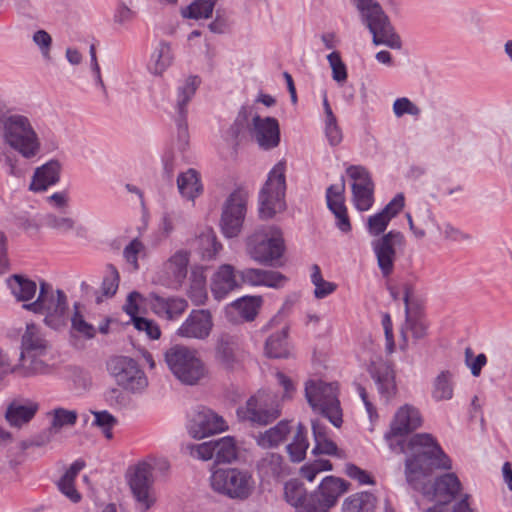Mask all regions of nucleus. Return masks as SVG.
Instances as JSON below:
<instances>
[{
	"label": "nucleus",
	"instance_id": "54",
	"mask_svg": "<svg viewBox=\"0 0 512 512\" xmlns=\"http://www.w3.org/2000/svg\"><path fill=\"white\" fill-rule=\"evenodd\" d=\"M332 463L326 459H316L313 462L307 463L300 469V474L303 478L312 482L316 475L323 471L332 470Z\"/></svg>",
	"mask_w": 512,
	"mask_h": 512
},
{
	"label": "nucleus",
	"instance_id": "13",
	"mask_svg": "<svg viewBox=\"0 0 512 512\" xmlns=\"http://www.w3.org/2000/svg\"><path fill=\"white\" fill-rule=\"evenodd\" d=\"M109 370L124 389L140 391L147 386V378L136 361L128 357H116L109 363Z\"/></svg>",
	"mask_w": 512,
	"mask_h": 512
},
{
	"label": "nucleus",
	"instance_id": "47",
	"mask_svg": "<svg viewBox=\"0 0 512 512\" xmlns=\"http://www.w3.org/2000/svg\"><path fill=\"white\" fill-rule=\"evenodd\" d=\"M262 304V298L258 296L244 297L235 301L232 307L246 321H252L258 314Z\"/></svg>",
	"mask_w": 512,
	"mask_h": 512
},
{
	"label": "nucleus",
	"instance_id": "16",
	"mask_svg": "<svg viewBox=\"0 0 512 512\" xmlns=\"http://www.w3.org/2000/svg\"><path fill=\"white\" fill-rule=\"evenodd\" d=\"M244 351L239 339L229 334H221L215 346V361L224 370L234 371L242 366Z\"/></svg>",
	"mask_w": 512,
	"mask_h": 512
},
{
	"label": "nucleus",
	"instance_id": "55",
	"mask_svg": "<svg viewBox=\"0 0 512 512\" xmlns=\"http://www.w3.org/2000/svg\"><path fill=\"white\" fill-rule=\"evenodd\" d=\"M355 207L359 211L369 210L374 202V186L352 191Z\"/></svg>",
	"mask_w": 512,
	"mask_h": 512
},
{
	"label": "nucleus",
	"instance_id": "1",
	"mask_svg": "<svg viewBox=\"0 0 512 512\" xmlns=\"http://www.w3.org/2000/svg\"><path fill=\"white\" fill-rule=\"evenodd\" d=\"M420 411L409 404L401 406L395 413L386 434L389 447L396 453L408 450L412 453L406 460L405 475L408 483L416 490H424V480L436 469L450 470V458L443 452L429 434H415L408 443L403 436L422 425Z\"/></svg>",
	"mask_w": 512,
	"mask_h": 512
},
{
	"label": "nucleus",
	"instance_id": "22",
	"mask_svg": "<svg viewBox=\"0 0 512 512\" xmlns=\"http://www.w3.org/2000/svg\"><path fill=\"white\" fill-rule=\"evenodd\" d=\"M211 292L217 300L225 298L230 292L241 287L240 279L232 265L223 264L211 278Z\"/></svg>",
	"mask_w": 512,
	"mask_h": 512
},
{
	"label": "nucleus",
	"instance_id": "50",
	"mask_svg": "<svg viewBox=\"0 0 512 512\" xmlns=\"http://www.w3.org/2000/svg\"><path fill=\"white\" fill-rule=\"evenodd\" d=\"M200 78L197 76H191L189 77L185 84L179 88V98H178V110L179 114L182 118L185 117V106L190 101L192 96L194 95L196 89L200 85Z\"/></svg>",
	"mask_w": 512,
	"mask_h": 512
},
{
	"label": "nucleus",
	"instance_id": "29",
	"mask_svg": "<svg viewBox=\"0 0 512 512\" xmlns=\"http://www.w3.org/2000/svg\"><path fill=\"white\" fill-rule=\"evenodd\" d=\"M313 435L315 446L312 450L314 455H331L338 458H345L343 450L339 449L337 445L329 438L327 428L318 421L312 423Z\"/></svg>",
	"mask_w": 512,
	"mask_h": 512
},
{
	"label": "nucleus",
	"instance_id": "30",
	"mask_svg": "<svg viewBox=\"0 0 512 512\" xmlns=\"http://www.w3.org/2000/svg\"><path fill=\"white\" fill-rule=\"evenodd\" d=\"M433 489L434 495L444 499V504H448L461 495L462 483L454 473H446L435 480Z\"/></svg>",
	"mask_w": 512,
	"mask_h": 512
},
{
	"label": "nucleus",
	"instance_id": "26",
	"mask_svg": "<svg viewBox=\"0 0 512 512\" xmlns=\"http://www.w3.org/2000/svg\"><path fill=\"white\" fill-rule=\"evenodd\" d=\"M371 374L378 386L379 393L386 399L395 396L397 387L395 373L390 363L384 361L373 362Z\"/></svg>",
	"mask_w": 512,
	"mask_h": 512
},
{
	"label": "nucleus",
	"instance_id": "57",
	"mask_svg": "<svg viewBox=\"0 0 512 512\" xmlns=\"http://www.w3.org/2000/svg\"><path fill=\"white\" fill-rule=\"evenodd\" d=\"M328 61L332 68L333 79L339 83H343L347 79L346 66L341 60V56L338 52L334 51L328 55Z\"/></svg>",
	"mask_w": 512,
	"mask_h": 512
},
{
	"label": "nucleus",
	"instance_id": "42",
	"mask_svg": "<svg viewBox=\"0 0 512 512\" xmlns=\"http://www.w3.org/2000/svg\"><path fill=\"white\" fill-rule=\"evenodd\" d=\"M323 106L325 111V134L329 143L336 146L342 141V131L326 97Z\"/></svg>",
	"mask_w": 512,
	"mask_h": 512
},
{
	"label": "nucleus",
	"instance_id": "25",
	"mask_svg": "<svg viewBox=\"0 0 512 512\" xmlns=\"http://www.w3.org/2000/svg\"><path fill=\"white\" fill-rule=\"evenodd\" d=\"M404 207V196L402 194L396 195L385 208L368 218L367 227L371 235L378 236L383 233L390 220L395 217Z\"/></svg>",
	"mask_w": 512,
	"mask_h": 512
},
{
	"label": "nucleus",
	"instance_id": "11",
	"mask_svg": "<svg viewBox=\"0 0 512 512\" xmlns=\"http://www.w3.org/2000/svg\"><path fill=\"white\" fill-rule=\"evenodd\" d=\"M238 417L251 423L266 425L280 416V405L275 397L266 391H258L237 410Z\"/></svg>",
	"mask_w": 512,
	"mask_h": 512
},
{
	"label": "nucleus",
	"instance_id": "36",
	"mask_svg": "<svg viewBox=\"0 0 512 512\" xmlns=\"http://www.w3.org/2000/svg\"><path fill=\"white\" fill-rule=\"evenodd\" d=\"M290 432L291 427L289 422L281 421L275 427L261 433L257 437V443L263 448L275 447L282 443Z\"/></svg>",
	"mask_w": 512,
	"mask_h": 512
},
{
	"label": "nucleus",
	"instance_id": "12",
	"mask_svg": "<svg viewBox=\"0 0 512 512\" xmlns=\"http://www.w3.org/2000/svg\"><path fill=\"white\" fill-rule=\"evenodd\" d=\"M247 200L248 193L243 189L235 190L227 199L221 217V228L226 237H236L240 233Z\"/></svg>",
	"mask_w": 512,
	"mask_h": 512
},
{
	"label": "nucleus",
	"instance_id": "59",
	"mask_svg": "<svg viewBox=\"0 0 512 512\" xmlns=\"http://www.w3.org/2000/svg\"><path fill=\"white\" fill-rule=\"evenodd\" d=\"M465 363L470 368L473 376H479L482 368L487 363V357L485 354L481 353L474 357V353L471 348H466L465 350Z\"/></svg>",
	"mask_w": 512,
	"mask_h": 512
},
{
	"label": "nucleus",
	"instance_id": "37",
	"mask_svg": "<svg viewBox=\"0 0 512 512\" xmlns=\"http://www.w3.org/2000/svg\"><path fill=\"white\" fill-rule=\"evenodd\" d=\"M173 54L170 45L160 43L151 54L149 70L155 75H161L172 64Z\"/></svg>",
	"mask_w": 512,
	"mask_h": 512
},
{
	"label": "nucleus",
	"instance_id": "15",
	"mask_svg": "<svg viewBox=\"0 0 512 512\" xmlns=\"http://www.w3.org/2000/svg\"><path fill=\"white\" fill-rule=\"evenodd\" d=\"M189 254L180 250L175 252L157 273V281L168 288L179 289L187 276Z\"/></svg>",
	"mask_w": 512,
	"mask_h": 512
},
{
	"label": "nucleus",
	"instance_id": "33",
	"mask_svg": "<svg viewBox=\"0 0 512 512\" xmlns=\"http://www.w3.org/2000/svg\"><path fill=\"white\" fill-rule=\"evenodd\" d=\"M7 284L18 301L27 302L34 298L37 285L22 275L14 274L7 280Z\"/></svg>",
	"mask_w": 512,
	"mask_h": 512
},
{
	"label": "nucleus",
	"instance_id": "8",
	"mask_svg": "<svg viewBox=\"0 0 512 512\" xmlns=\"http://www.w3.org/2000/svg\"><path fill=\"white\" fill-rule=\"evenodd\" d=\"M286 162H278L268 175V179L260 192L259 214L262 219H270L285 210Z\"/></svg>",
	"mask_w": 512,
	"mask_h": 512
},
{
	"label": "nucleus",
	"instance_id": "3",
	"mask_svg": "<svg viewBox=\"0 0 512 512\" xmlns=\"http://www.w3.org/2000/svg\"><path fill=\"white\" fill-rule=\"evenodd\" d=\"M166 363L173 375L183 384L196 385L208 375V369L197 350L174 345L165 353Z\"/></svg>",
	"mask_w": 512,
	"mask_h": 512
},
{
	"label": "nucleus",
	"instance_id": "60",
	"mask_svg": "<svg viewBox=\"0 0 512 512\" xmlns=\"http://www.w3.org/2000/svg\"><path fill=\"white\" fill-rule=\"evenodd\" d=\"M262 467L266 468L272 475L279 476L284 470L283 457L276 453L268 454L262 459Z\"/></svg>",
	"mask_w": 512,
	"mask_h": 512
},
{
	"label": "nucleus",
	"instance_id": "46",
	"mask_svg": "<svg viewBox=\"0 0 512 512\" xmlns=\"http://www.w3.org/2000/svg\"><path fill=\"white\" fill-rule=\"evenodd\" d=\"M374 496L368 492L350 496L343 504L344 512H370L374 507Z\"/></svg>",
	"mask_w": 512,
	"mask_h": 512
},
{
	"label": "nucleus",
	"instance_id": "64",
	"mask_svg": "<svg viewBox=\"0 0 512 512\" xmlns=\"http://www.w3.org/2000/svg\"><path fill=\"white\" fill-rule=\"evenodd\" d=\"M46 224L48 227L57 229L61 232H67L74 227L73 219L56 215H48L46 217Z\"/></svg>",
	"mask_w": 512,
	"mask_h": 512
},
{
	"label": "nucleus",
	"instance_id": "9",
	"mask_svg": "<svg viewBox=\"0 0 512 512\" xmlns=\"http://www.w3.org/2000/svg\"><path fill=\"white\" fill-rule=\"evenodd\" d=\"M23 307L35 313L45 315V323L57 329L65 325L67 320V298L63 291H54L52 287L42 282L36 301L24 304Z\"/></svg>",
	"mask_w": 512,
	"mask_h": 512
},
{
	"label": "nucleus",
	"instance_id": "20",
	"mask_svg": "<svg viewBox=\"0 0 512 512\" xmlns=\"http://www.w3.org/2000/svg\"><path fill=\"white\" fill-rule=\"evenodd\" d=\"M148 304L154 314L167 320L178 319L188 308V302L177 296L163 297L151 294Z\"/></svg>",
	"mask_w": 512,
	"mask_h": 512
},
{
	"label": "nucleus",
	"instance_id": "35",
	"mask_svg": "<svg viewBox=\"0 0 512 512\" xmlns=\"http://www.w3.org/2000/svg\"><path fill=\"white\" fill-rule=\"evenodd\" d=\"M454 394L453 374L449 371H442L432 382L431 396L437 401L452 399Z\"/></svg>",
	"mask_w": 512,
	"mask_h": 512
},
{
	"label": "nucleus",
	"instance_id": "7",
	"mask_svg": "<svg viewBox=\"0 0 512 512\" xmlns=\"http://www.w3.org/2000/svg\"><path fill=\"white\" fill-rule=\"evenodd\" d=\"M6 142L26 158L34 157L40 148L36 132L28 118L12 115L0 120Z\"/></svg>",
	"mask_w": 512,
	"mask_h": 512
},
{
	"label": "nucleus",
	"instance_id": "44",
	"mask_svg": "<svg viewBox=\"0 0 512 512\" xmlns=\"http://www.w3.org/2000/svg\"><path fill=\"white\" fill-rule=\"evenodd\" d=\"M188 296L195 305H202L207 299L206 277L203 271H193Z\"/></svg>",
	"mask_w": 512,
	"mask_h": 512
},
{
	"label": "nucleus",
	"instance_id": "52",
	"mask_svg": "<svg viewBox=\"0 0 512 512\" xmlns=\"http://www.w3.org/2000/svg\"><path fill=\"white\" fill-rule=\"evenodd\" d=\"M346 172L353 180L352 191L374 186L370 173L366 168L352 165L347 168Z\"/></svg>",
	"mask_w": 512,
	"mask_h": 512
},
{
	"label": "nucleus",
	"instance_id": "24",
	"mask_svg": "<svg viewBox=\"0 0 512 512\" xmlns=\"http://www.w3.org/2000/svg\"><path fill=\"white\" fill-rule=\"evenodd\" d=\"M141 299L142 295L140 293L135 291L131 292L128 295L124 310L131 316L133 324L137 330L145 332L150 339H159L161 336L159 326L152 320L138 316L139 302Z\"/></svg>",
	"mask_w": 512,
	"mask_h": 512
},
{
	"label": "nucleus",
	"instance_id": "48",
	"mask_svg": "<svg viewBox=\"0 0 512 512\" xmlns=\"http://www.w3.org/2000/svg\"><path fill=\"white\" fill-rule=\"evenodd\" d=\"M285 500L297 509L308 501L304 485L298 480H290L284 486Z\"/></svg>",
	"mask_w": 512,
	"mask_h": 512
},
{
	"label": "nucleus",
	"instance_id": "38",
	"mask_svg": "<svg viewBox=\"0 0 512 512\" xmlns=\"http://www.w3.org/2000/svg\"><path fill=\"white\" fill-rule=\"evenodd\" d=\"M287 329L271 335L265 343V353L270 358H287L290 350L287 343Z\"/></svg>",
	"mask_w": 512,
	"mask_h": 512
},
{
	"label": "nucleus",
	"instance_id": "23",
	"mask_svg": "<svg viewBox=\"0 0 512 512\" xmlns=\"http://www.w3.org/2000/svg\"><path fill=\"white\" fill-rule=\"evenodd\" d=\"M253 132L257 143L263 149H272L279 144V124L274 118L255 116L253 118Z\"/></svg>",
	"mask_w": 512,
	"mask_h": 512
},
{
	"label": "nucleus",
	"instance_id": "40",
	"mask_svg": "<svg viewBox=\"0 0 512 512\" xmlns=\"http://www.w3.org/2000/svg\"><path fill=\"white\" fill-rule=\"evenodd\" d=\"M309 443L306 436V429L299 424L296 428L293 441L287 446V452L291 461L301 462L306 456Z\"/></svg>",
	"mask_w": 512,
	"mask_h": 512
},
{
	"label": "nucleus",
	"instance_id": "49",
	"mask_svg": "<svg viewBox=\"0 0 512 512\" xmlns=\"http://www.w3.org/2000/svg\"><path fill=\"white\" fill-rule=\"evenodd\" d=\"M123 254L133 270H138V260L147 256V247L140 239L135 238L124 248Z\"/></svg>",
	"mask_w": 512,
	"mask_h": 512
},
{
	"label": "nucleus",
	"instance_id": "58",
	"mask_svg": "<svg viewBox=\"0 0 512 512\" xmlns=\"http://www.w3.org/2000/svg\"><path fill=\"white\" fill-rule=\"evenodd\" d=\"M72 329L79 334L93 338L95 336V328L85 321L81 313L78 311V305L75 304V313L71 319Z\"/></svg>",
	"mask_w": 512,
	"mask_h": 512
},
{
	"label": "nucleus",
	"instance_id": "34",
	"mask_svg": "<svg viewBox=\"0 0 512 512\" xmlns=\"http://www.w3.org/2000/svg\"><path fill=\"white\" fill-rule=\"evenodd\" d=\"M84 465L85 463L81 460L75 461L58 482L60 491L74 503L81 499L80 493L74 487V481Z\"/></svg>",
	"mask_w": 512,
	"mask_h": 512
},
{
	"label": "nucleus",
	"instance_id": "39",
	"mask_svg": "<svg viewBox=\"0 0 512 512\" xmlns=\"http://www.w3.org/2000/svg\"><path fill=\"white\" fill-rule=\"evenodd\" d=\"M47 347L46 340L42 337L40 329L35 324H27L22 336V348L27 352L41 354Z\"/></svg>",
	"mask_w": 512,
	"mask_h": 512
},
{
	"label": "nucleus",
	"instance_id": "4",
	"mask_svg": "<svg viewBox=\"0 0 512 512\" xmlns=\"http://www.w3.org/2000/svg\"><path fill=\"white\" fill-rule=\"evenodd\" d=\"M213 491L234 500L248 499L254 489L255 480L251 472L239 468L217 469L210 476Z\"/></svg>",
	"mask_w": 512,
	"mask_h": 512
},
{
	"label": "nucleus",
	"instance_id": "10",
	"mask_svg": "<svg viewBox=\"0 0 512 512\" xmlns=\"http://www.w3.org/2000/svg\"><path fill=\"white\" fill-rule=\"evenodd\" d=\"M358 9L373 34V42L376 45L383 44L393 49L401 47L400 37L394 32L387 15L381 6L373 0H355Z\"/></svg>",
	"mask_w": 512,
	"mask_h": 512
},
{
	"label": "nucleus",
	"instance_id": "51",
	"mask_svg": "<svg viewBox=\"0 0 512 512\" xmlns=\"http://www.w3.org/2000/svg\"><path fill=\"white\" fill-rule=\"evenodd\" d=\"M217 0H196L183 11V16L192 19L209 18Z\"/></svg>",
	"mask_w": 512,
	"mask_h": 512
},
{
	"label": "nucleus",
	"instance_id": "14",
	"mask_svg": "<svg viewBox=\"0 0 512 512\" xmlns=\"http://www.w3.org/2000/svg\"><path fill=\"white\" fill-rule=\"evenodd\" d=\"M227 429L228 426L223 417L208 408L196 411L187 424L189 435L195 439H203Z\"/></svg>",
	"mask_w": 512,
	"mask_h": 512
},
{
	"label": "nucleus",
	"instance_id": "27",
	"mask_svg": "<svg viewBox=\"0 0 512 512\" xmlns=\"http://www.w3.org/2000/svg\"><path fill=\"white\" fill-rule=\"evenodd\" d=\"M38 409L36 402L15 400L8 405L5 418L12 427L21 428L34 418Z\"/></svg>",
	"mask_w": 512,
	"mask_h": 512
},
{
	"label": "nucleus",
	"instance_id": "41",
	"mask_svg": "<svg viewBox=\"0 0 512 512\" xmlns=\"http://www.w3.org/2000/svg\"><path fill=\"white\" fill-rule=\"evenodd\" d=\"M215 459L219 463H230L237 458L238 447L231 436L222 437L214 441Z\"/></svg>",
	"mask_w": 512,
	"mask_h": 512
},
{
	"label": "nucleus",
	"instance_id": "62",
	"mask_svg": "<svg viewBox=\"0 0 512 512\" xmlns=\"http://www.w3.org/2000/svg\"><path fill=\"white\" fill-rule=\"evenodd\" d=\"M192 456L201 460H210L215 457L214 441H208L197 445L190 446Z\"/></svg>",
	"mask_w": 512,
	"mask_h": 512
},
{
	"label": "nucleus",
	"instance_id": "21",
	"mask_svg": "<svg viewBox=\"0 0 512 512\" xmlns=\"http://www.w3.org/2000/svg\"><path fill=\"white\" fill-rule=\"evenodd\" d=\"M411 288L404 287V302L406 307V321L401 329L400 348L405 350L408 346V332H411L414 339H422L426 335L427 324L418 314H413L410 307Z\"/></svg>",
	"mask_w": 512,
	"mask_h": 512
},
{
	"label": "nucleus",
	"instance_id": "31",
	"mask_svg": "<svg viewBox=\"0 0 512 512\" xmlns=\"http://www.w3.org/2000/svg\"><path fill=\"white\" fill-rule=\"evenodd\" d=\"M60 164L52 160L38 168L33 176L30 188L33 191H44L59 180Z\"/></svg>",
	"mask_w": 512,
	"mask_h": 512
},
{
	"label": "nucleus",
	"instance_id": "6",
	"mask_svg": "<svg viewBox=\"0 0 512 512\" xmlns=\"http://www.w3.org/2000/svg\"><path fill=\"white\" fill-rule=\"evenodd\" d=\"M285 251L282 231L276 226L262 227L247 239V252L256 262L273 265Z\"/></svg>",
	"mask_w": 512,
	"mask_h": 512
},
{
	"label": "nucleus",
	"instance_id": "2",
	"mask_svg": "<svg viewBox=\"0 0 512 512\" xmlns=\"http://www.w3.org/2000/svg\"><path fill=\"white\" fill-rule=\"evenodd\" d=\"M154 469L166 471L169 469V463L166 459L148 458L130 467L127 472L129 488L141 512H147L157 502Z\"/></svg>",
	"mask_w": 512,
	"mask_h": 512
},
{
	"label": "nucleus",
	"instance_id": "43",
	"mask_svg": "<svg viewBox=\"0 0 512 512\" xmlns=\"http://www.w3.org/2000/svg\"><path fill=\"white\" fill-rule=\"evenodd\" d=\"M198 247L202 257L205 259L214 258L222 249L221 243L217 241L216 234L210 228H206L197 239Z\"/></svg>",
	"mask_w": 512,
	"mask_h": 512
},
{
	"label": "nucleus",
	"instance_id": "19",
	"mask_svg": "<svg viewBox=\"0 0 512 512\" xmlns=\"http://www.w3.org/2000/svg\"><path fill=\"white\" fill-rule=\"evenodd\" d=\"M327 206L336 218L337 227L343 232L351 230V223L345 206V181L328 187L326 192Z\"/></svg>",
	"mask_w": 512,
	"mask_h": 512
},
{
	"label": "nucleus",
	"instance_id": "63",
	"mask_svg": "<svg viewBox=\"0 0 512 512\" xmlns=\"http://www.w3.org/2000/svg\"><path fill=\"white\" fill-rule=\"evenodd\" d=\"M119 286V274L117 270L111 267L109 274L103 279L101 285L102 294L105 297H112Z\"/></svg>",
	"mask_w": 512,
	"mask_h": 512
},
{
	"label": "nucleus",
	"instance_id": "56",
	"mask_svg": "<svg viewBox=\"0 0 512 512\" xmlns=\"http://www.w3.org/2000/svg\"><path fill=\"white\" fill-rule=\"evenodd\" d=\"M94 424L100 427L107 439H112V428L116 425L117 419L108 411L93 412Z\"/></svg>",
	"mask_w": 512,
	"mask_h": 512
},
{
	"label": "nucleus",
	"instance_id": "32",
	"mask_svg": "<svg viewBox=\"0 0 512 512\" xmlns=\"http://www.w3.org/2000/svg\"><path fill=\"white\" fill-rule=\"evenodd\" d=\"M177 186L182 197L194 201L203 190L200 176L194 169L181 173L177 178Z\"/></svg>",
	"mask_w": 512,
	"mask_h": 512
},
{
	"label": "nucleus",
	"instance_id": "5",
	"mask_svg": "<svg viewBox=\"0 0 512 512\" xmlns=\"http://www.w3.org/2000/svg\"><path fill=\"white\" fill-rule=\"evenodd\" d=\"M305 396L314 411L325 416L335 427L341 426L342 410L337 383L309 380L305 385Z\"/></svg>",
	"mask_w": 512,
	"mask_h": 512
},
{
	"label": "nucleus",
	"instance_id": "17",
	"mask_svg": "<svg viewBox=\"0 0 512 512\" xmlns=\"http://www.w3.org/2000/svg\"><path fill=\"white\" fill-rule=\"evenodd\" d=\"M404 236L397 231H390L373 243L378 266L384 277H389L394 271L396 246H402Z\"/></svg>",
	"mask_w": 512,
	"mask_h": 512
},
{
	"label": "nucleus",
	"instance_id": "28",
	"mask_svg": "<svg viewBox=\"0 0 512 512\" xmlns=\"http://www.w3.org/2000/svg\"><path fill=\"white\" fill-rule=\"evenodd\" d=\"M348 490V483L340 478L328 476L319 486V493L312 496L319 497V502L327 508L333 507L338 498Z\"/></svg>",
	"mask_w": 512,
	"mask_h": 512
},
{
	"label": "nucleus",
	"instance_id": "18",
	"mask_svg": "<svg viewBox=\"0 0 512 512\" xmlns=\"http://www.w3.org/2000/svg\"><path fill=\"white\" fill-rule=\"evenodd\" d=\"M213 326V317L209 310H192L176 334L183 338L204 340L209 337Z\"/></svg>",
	"mask_w": 512,
	"mask_h": 512
},
{
	"label": "nucleus",
	"instance_id": "45",
	"mask_svg": "<svg viewBox=\"0 0 512 512\" xmlns=\"http://www.w3.org/2000/svg\"><path fill=\"white\" fill-rule=\"evenodd\" d=\"M310 271L311 282L315 286L314 296L317 299H323L336 291L337 285L323 278L321 269L317 264H313Z\"/></svg>",
	"mask_w": 512,
	"mask_h": 512
},
{
	"label": "nucleus",
	"instance_id": "53",
	"mask_svg": "<svg viewBox=\"0 0 512 512\" xmlns=\"http://www.w3.org/2000/svg\"><path fill=\"white\" fill-rule=\"evenodd\" d=\"M52 416L51 428L59 430L64 426H73L78 418L77 412L64 408H56L49 413Z\"/></svg>",
	"mask_w": 512,
	"mask_h": 512
},
{
	"label": "nucleus",
	"instance_id": "61",
	"mask_svg": "<svg viewBox=\"0 0 512 512\" xmlns=\"http://www.w3.org/2000/svg\"><path fill=\"white\" fill-rule=\"evenodd\" d=\"M393 111L397 117H401L404 114H410L418 116L420 109L412 103L408 98H398L393 104Z\"/></svg>",
	"mask_w": 512,
	"mask_h": 512
}]
</instances>
